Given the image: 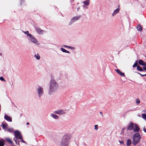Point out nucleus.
I'll return each mask as SVG.
<instances>
[{
    "mask_svg": "<svg viewBox=\"0 0 146 146\" xmlns=\"http://www.w3.org/2000/svg\"><path fill=\"white\" fill-rule=\"evenodd\" d=\"M59 88L58 83L53 79H51L49 83L48 93L49 95L52 94L57 91Z\"/></svg>",
    "mask_w": 146,
    "mask_h": 146,
    "instance_id": "f257e3e1",
    "label": "nucleus"
},
{
    "mask_svg": "<svg viewBox=\"0 0 146 146\" xmlns=\"http://www.w3.org/2000/svg\"><path fill=\"white\" fill-rule=\"evenodd\" d=\"M71 138V135L66 134L64 135L60 143V146H68L70 140Z\"/></svg>",
    "mask_w": 146,
    "mask_h": 146,
    "instance_id": "f03ea898",
    "label": "nucleus"
},
{
    "mask_svg": "<svg viewBox=\"0 0 146 146\" xmlns=\"http://www.w3.org/2000/svg\"><path fill=\"white\" fill-rule=\"evenodd\" d=\"M141 138V136L139 133H135L133 137L132 144L134 145H136L139 142Z\"/></svg>",
    "mask_w": 146,
    "mask_h": 146,
    "instance_id": "7ed1b4c3",
    "label": "nucleus"
},
{
    "mask_svg": "<svg viewBox=\"0 0 146 146\" xmlns=\"http://www.w3.org/2000/svg\"><path fill=\"white\" fill-rule=\"evenodd\" d=\"M36 92L39 98H41L44 95V89L43 88L40 86H38L36 89Z\"/></svg>",
    "mask_w": 146,
    "mask_h": 146,
    "instance_id": "20e7f679",
    "label": "nucleus"
},
{
    "mask_svg": "<svg viewBox=\"0 0 146 146\" xmlns=\"http://www.w3.org/2000/svg\"><path fill=\"white\" fill-rule=\"evenodd\" d=\"M27 38L31 42L37 45L40 44L38 41L32 35Z\"/></svg>",
    "mask_w": 146,
    "mask_h": 146,
    "instance_id": "39448f33",
    "label": "nucleus"
},
{
    "mask_svg": "<svg viewBox=\"0 0 146 146\" xmlns=\"http://www.w3.org/2000/svg\"><path fill=\"white\" fill-rule=\"evenodd\" d=\"M81 17V15L76 16L72 18L69 23V25H70L72 23L79 20Z\"/></svg>",
    "mask_w": 146,
    "mask_h": 146,
    "instance_id": "423d86ee",
    "label": "nucleus"
},
{
    "mask_svg": "<svg viewBox=\"0 0 146 146\" xmlns=\"http://www.w3.org/2000/svg\"><path fill=\"white\" fill-rule=\"evenodd\" d=\"M14 134L16 138L21 139H22V136L21 132L17 130L14 131Z\"/></svg>",
    "mask_w": 146,
    "mask_h": 146,
    "instance_id": "0eeeda50",
    "label": "nucleus"
},
{
    "mask_svg": "<svg viewBox=\"0 0 146 146\" xmlns=\"http://www.w3.org/2000/svg\"><path fill=\"white\" fill-rule=\"evenodd\" d=\"M53 113H54L60 115L64 114L65 113V110H57L53 111Z\"/></svg>",
    "mask_w": 146,
    "mask_h": 146,
    "instance_id": "6e6552de",
    "label": "nucleus"
},
{
    "mask_svg": "<svg viewBox=\"0 0 146 146\" xmlns=\"http://www.w3.org/2000/svg\"><path fill=\"white\" fill-rule=\"evenodd\" d=\"M134 127V124L133 123L131 122L128 124L127 126V129L128 131H131L133 130Z\"/></svg>",
    "mask_w": 146,
    "mask_h": 146,
    "instance_id": "1a4fd4ad",
    "label": "nucleus"
},
{
    "mask_svg": "<svg viewBox=\"0 0 146 146\" xmlns=\"http://www.w3.org/2000/svg\"><path fill=\"white\" fill-rule=\"evenodd\" d=\"M36 31L37 33L39 34H42L44 32V31L41 29L40 28L36 27L35 28Z\"/></svg>",
    "mask_w": 146,
    "mask_h": 146,
    "instance_id": "9d476101",
    "label": "nucleus"
},
{
    "mask_svg": "<svg viewBox=\"0 0 146 146\" xmlns=\"http://www.w3.org/2000/svg\"><path fill=\"white\" fill-rule=\"evenodd\" d=\"M82 3L84 4L83 7L86 8H87V7H86L85 6H88L90 4V0H86V1H83Z\"/></svg>",
    "mask_w": 146,
    "mask_h": 146,
    "instance_id": "9b49d317",
    "label": "nucleus"
},
{
    "mask_svg": "<svg viewBox=\"0 0 146 146\" xmlns=\"http://www.w3.org/2000/svg\"><path fill=\"white\" fill-rule=\"evenodd\" d=\"M55 113H51L50 114V116L53 119H59V117L58 115L55 114Z\"/></svg>",
    "mask_w": 146,
    "mask_h": 146,
    "instance_id": "f8f14e48",
    "label": "nucleus"
},
{
    "mask_svg": "<svg viewBox=\"0 0 146 146\" xmlns=\"http://www.w3.org/2000/svg\"><path fill=\"white\" fill-rule=\"evenodd\" d=\"M4 118L6 120L8 121L11 122L12 121L11 118L6 114L5 115Z\"/></svg>",
    "mask_w": 146,
    "mask_h": 146,
    "instance_id": "ddd939ff",
    "label": "nucleus"
},
{
    "mask_svg": "<svg viewBox=\"0 0 146 146\" xmlns=\"http://www.w3.org/2000/svg\"><path fill=\"white\" fill-rule=\"evenodd\" d=\"M120 9L119 8H118L116 9L113 13L112 14V16H115L116 14L118 13Z\"/></svg>",
    "mask_w": 146,
    "mask_h": 146,
    "instance_id": "4468645a",
    "label": "nucleus"
},
{
    "mask_svg": "<svg viewBox=\"0 0 146 146\" xmlns=\"http://www.w3.org/2000/svg\"><path fill=\"white\" fill-rule=\"evenodd\" d=\"M133 130L134 132L137 133L139 130V128L137 125H135V128Z\"/></svg>",
    "mask_w": 146,
    "mask_h": 146,
    "instance_id": "2eb2a0df",
    "label": "nucleus"
},
{
    "mask_svg": "<svg viewBox=\"0 0 146 146\" xmlns=\"http://www.w3.org/2000/svg\"><path fill=\"white\" fill-rule=\"evenodd\" d=\"M2 125L3 129H4L5 131H6L7 129V124H5L3 122L2 123Z\"/></svg>",
    "mask_w": 146,
    "mask_h": 146,
    "instance_id": "dca6fc26",
    "label": "nucleus"
},
{
    "mask_svg": "<svg viewBox=\"0 0 146 146\" xmlns=\"http://www.w3.org/2000/svg\"><path fill=\"white\" fill-rule=\"evenodd\" d=\"M115 71L118 74L120 75L121 76H125L124 73H122L120 72L119 70L117 69L116 70H115Z\"/></svg>",
    "mask_w": 146,
    "mask_h": 146,
    "instance_id": "f3484780",
    "label": "nucleus"
},
{
    "mask_svg": "<svg viewBox=\"0 0 146 146\" xmlns=\"http://www.w3.org/2000/svg\"><path fill=\"white\" fill-rule=\"evenodd\" d=\"M139 64L140 65H142L143 66H144V65H145V64H146L145 63L143 62L141 60H139L138 61Z\"/></svg>",
    "mask_w": 146,
    "mask_h": 146,
    "instance_id": "a211bd4d",
    "label": "nucleus"
},
{
    "mask_svg": "<svg viewBox=\"0 0 146 146\" xmlns=\"http://www.w3.org/2000/svg\"><path fill=\"white\" fill-rule=\"evenodd\" d=\"M5 140L8 143L12 144H13V142L9 138H5Z\"/></svg>",
    "mask_w": 146,
    "mask_h": 146,
    "instance_id": "6ab92c4d",
    "label": "nucleus"
},
{
    "mask_svg": "<svg viewBox=\"0 0 146 146\" xmlns=\"http://www.w3.org/2000/svg\"><path fill=\"white\" fill-rule=\"evenodd\" d=\"M62 46L63 47L65 48H69L71 49H74V48L73 47L70 46H67L66 45H63Z\"/></svg>",
    "mask_w": 146,
    "mask_h": 146,
    "instance_id": "aec40b11",
    "label": "nucleus"
},
{
    "mask_svg": "<svg viewBox=\"0 0 146 146\" xmlns=\"http://www.w3.org/2000/svg\"><path fill=\"white\" fill-rule=\"evenodd\" d=\"M137 30L139 31H141L142 30V27L140 25H138L137 27Z\"/></svg>",
    "mask_w": 146,
    "mask_h": 146,
    "instance_id": "412c9836",
    "label": "nucleus"
},
{
    "mask_svg": "<svg viewBox=\"0 0 146 146\" xmlns=\"http://www.w3.org/2000/svg\"><path fill=\"white\" fill-rule=\"evenodd\" d=\"M131 144V140L130 139H128L127 140V146H130Z\"/></svg>",
    "mask_w": 146,
    "mask_h": 146,
    "instance_id": "4be33fe9",
    "label": "nucleus"
},
{
    "mask_svg": "<svg viewBox=\"0 0 146 146\" xmlns=\"http://www.w3.org/2000/svg\"><path fill=\"white\" fill-rule=\"evenodd\" d=\"M24 33L27 35V38H28L29 36H31V34L29 33L28 31H23Z\"/></svg>",
    "mask_w": 146,
    "mask_h": 146,
    "instance_id": "5701e85b",
    "label": "nucleus"
},
{
    "mask_svg": "<svg viewBox=\"0 0 146 146\" xmlns=\"http://www.w3.org/2000/svg\"><path fill=\"white\" fill-rule=\"evenodd\" d=\"M61 51L64 52H65L68 53H70L69 51H67L64 48H60Z\"/></svg>",
    "mask_w": 146,
    "mask_h": 146,
    "instance_id": "b1692460",
    "label": "nucleus"
},
{
    "mask_svg": "<svg viewBox=\"0 0 146 146\" xmlns=\"http://www.w3.org/2000/svg\"><path fill=\"white\" fill-rule=\"evenodd\" d=\"M34 57L37 60H39L40 58V56L38 53H37L36 54H35Z\"/></svg>",
    "mask_w": 146,
    "mask_h": 146,
    "instance_id": "393cba45",
    "label": "nucleus"
},
{
    "mask_svg": "<svg viewBox=\"0 0 146 146\" xmlns=\"http://www.w3.org/2000/svg\"><path fill=\"white\" fill-rule=\"evenodd\" d=\"M6 131L9 132H11L14 133V129L12 128H7Z\"/></svg>",
    "mask_w": 146,
    "mask_h": 146,
    "instance_id": "a878e982",
    "label": "nucleus"
},
{
    "mask_svg": "<svg viewBox=\"0 0 146 146\" xmlns=\"http://www.w3.org/2000/svg\"><path fill=\"white\" fill-rule=\"evenodd\" d=\"M137 69L138 70L140 71H143V69L141 68L140 67V66L138 65L137 66Z\"/></svg>",
    "mask_w": 146,
    "mask_h": 146,
    "instance_id": "bb28decb",
    "label": "nucleus"
},
{
    "mask_svg": "<svg viewBox=\"0 0 146 146\" xmlns=\"http://www.w3.org/2000/svg\"><path fill=\"white\" fill-rule=\"evenodd\" d=\"M17 139L14 138H13V140L15 142L16 144L17 145H19V141L17 140Z\"/></svg>",
    "mask_w": 146,
    "mask_h": 146,
    "instance_id": "cd10ccee",
    "label": "nucleus"
},
{
    "mask_svg": "<svg viewBox=\"0 0 146 146\" xmlns=\"http://www.w3.org/2000/svg\"><path fill=\"white\" fill-rule=\"evenodd\" d=\"M4 140L3 139L0 140V146H3L4 144Z\"/></svg>",
    "mask_w": 146,
    "mask_h": 146,
    "instance_id": "c85d7f7f",
    "label": "nucleus"
},
{
    "mask_svg": "<svg viewBox=\"0 0 146 146\" xmlns=\"http://www.w3.org/2000/svg\"><path fill=\"white\" fill-rule=\"evenodd\" d=\"M142 118L146 121V114L143 113L141 114Z\"/></svg>",
    "mask_w": 146,
    "mask_h": 146,
    "instance_id": "c756f323",
    "label": "nucleus"
},
{
    "mask_svg": "<svg viewBox=\"0 0 146 146\" xmlns=\"http://www.w3.org/2000/svg\"><path fill=\"white\" fill-rule=\"evenodd\" d=\"M136 103L137 105H138L140 103V100L139 98H137L136 100Z\"/></svg>",
    "mask_w": 146,
    "mask_h": 146,
    "instance_id": "7c9ffc66",
    "label": "nucleus"
},
{
    "mask_svg": "<svg viewBox=\"0 0 146 146\" xmlns=\"http://www.w3.org/2000/svg\"><path fill=\"white\" fill-rule=\"evenodd\" d=\"M137 62H136L134 64H133V68H135V67L136 66H137Z\"/></svg>",
    "mask_w": 146,
    "mask_h": 146,
    "instance_id": "2f4dec72",
    "label": "nucleus"
},
{
    "mask_svg": "<svg viewBox=\"0 0 146 146\" xmlns=\"http://www.w3.org/2000/svg\"><path fill=\"white\" fill-rule=\"evenodd\" d=\"M98 125H95L94 126V129L96 130H97L98 129Z\"/></svg>",
    "mask_w": 146,
    "mask_h": 146,
    "instance_id": "473e14b6",
    "label": "nucleus"
},
{
    "mask_svg": "<svg viewBox=\"0 0 146 146\" xmlns=\"http://www.w3.org/2000/svg\"><path fill=\"white\" fill-rule=\"evenodd\" d=\"M0 80L1 81H3L5 82V80L4 79V78L3 77H0Z\"/></svg>",
    "mask_w": 146,
    "mask_h": 146,
    "instance_id": "72a5a7b5",
    "label": "nucleus"
},
{
    "mask_svg": "<svg viewBox=\"0 0 146 146\" xmlns=\"http://www.w3.org/2000/svg\"><path fill=\"white\" fill-rule=\"evenodd\" d=\"M119 142L121 144H124V141L123 140L119 141Z\"/></svg>",
    "mask_w": 146,
    "mask_h": 146,
    "instance_id": "f704fd0d",
    "label": "nucleus"
},
{
    "mask_svg": "<svg viewBox=\"0 0 146 146\" xmlns=\"http://www.w3.org/2000/svg\"><path fill=\"white\" fill-rule=\"evenodd\" d=\"M138 74H139L141 76L143 77V76H145V74H141L140 73H138Z\"/></svg>",
    "mask_w": 146,
    "mask_h": 146,
    "instance_id": "c9c22d12",
    "label": "nucleus"
},
{
    "mask_svg": "<svg viewBox=\"0 0 146 146\" xmlns=\"http://www.w3.org/2000/svg\"><path fill=\"white\" fill-rule=\"evenodd\" d=\"M145 65H144V67H143V69L146 71V64H145Z\"/></svg>",
    "mask_w": 146,
    "mask_h": 146,
    "instance_id": "e433bc0d",
    "label": "nucleus"
},
{
    "mask_svg": "<svg viewBox=\"0 0 146 146\" xmlns=\"http://www.w3.org/2000/svg\"><path fill=\"white\" fill-rule=\"evenodd\" d=\"M143 130L144 132L146 133V128L145 127H144L143 128Z\"/></svg>",
    "mask_w": 146,
    "mask_h": 146,
    "instance_id": "4c0bfd02",
    "label": "nucleus"
},
{
    "mask_svg": "<svg viewBox=\"0 0 146 146\" xmlns=\"http://www.w3.org/2000/svg\"><path fill=\"white\" fill-rule=\"evenodd\" d=\"M21 139V141L23 143H26V142L23 139Z\"/></svg>",
    "mask_w": 146,
    "mask_h": 146,
    "instance_id": "58836bf2",
    "label": "nucleus"
},
{
    "mask_svg": "<svg viewBox=\"0 0 146 146\" xmlns=\"http://www.w3.org/2000/svg\"><path fill=\"white\" fill-rule=\"evenodd\" d=\"M142 112L146 113V110H143L142 111Z\"/></svg>",
    "mask_w": 146,
    "mask_h": 146,
    "instance_id": "ea45409f",
    "label": "nucleus"
},
{
    "mask_svg": "<svg viewBox=\"0 0 146 146\" xmlns=\"http://www.w3.org/2000/svg\"><path fill=\"white\" fill-rule=\"evenodd\" d=\"M100 113L101 115L102 116H103V113H102V112H100Z\"/></svg>",
    "mask_w": 146,
    "mask_h": 146,
    "instance_id": "a19ab883",
    "label": "nucleus"
},
{
    "mask_svg": "<svg viewBox=\"0 0 146 146\" xmlns=\"http://www.w3.org/2000/svg\"><path fill=\"white\" fill-rule=\"evenodd\" d=\"M29 124V123H27V125H28V124Z\"/></svg>",
    "mask_w": 146,
    "mask_h": 146,
    "instance_id": "79ce46f5",
    "label": "nucleus"
},
{
    "mask_svg": "<svg viewBox=\"0 0 146 146\" xmlns=\"http://www.w3.org/2000/svg\"><path fill=\"white\" fill-rule=\"evenodd\" d=\"M125 129V128H123V129H122V130H124V129Z\"/></svg>",
    "mask_w": 146,
    "mask_h": 146,
    "instance_id": "37998d69",
    "label": "nucleus"
},
{
    "mask_svg": "<svg viewBox=\"0 0 146 146\" xmlns=\"http://www.w3.org/2000/svg\"><path fill=\"white\" fill-rule=\"evenodd\" d=\"M79 9V8H77V10H78Z\"/></svg>",
    "mask_w": 146,
    "mask_h": 146,
    "instance_id": "c03bdc74",
    "label": "nucleus"
},
{
    "mask_svg": "<svg viewBox=\"0 0 146 146\" xmlns=\"http://www.w3.org/2000/svg\"><path fill=\"white\" fill-rule=\"evenodd\" d=\"M1 55V53H0V55Z\"/></svg>",
    "mask_w": 146,
    "mask_h": 146,
    "instance_id": "a18cd8bd",
    "label": "nucleus"
},
{
    "mask_svg": "<svg viewBox=\"0 0 146 146\" xmlns=\"http://www.w3.org/2000/svg\"><path fill=\"white\" fill-rule=\"evenodd\" d=\"M145 76H146V74H145Z\"/></svg>",
    "mask_w": 146,
    "mask_h": 146,
    "instance_id": "49530a36",
    "label": "nucleus"
},
{
    "mask_svg": "<svg viewBox=\"0 0 146 146\" xmlns=\"http://www.w3.org/2000/svg\"><path fill=\"white\" fill-rule=\"evenodd\" d=\"M84 145H86V144H84Z\"/></svg>",
    "mask_w": 146,
    "mask_h": 146,
    "instance_id": "de8ad7c7",
    "label": "nucleus"
}]
</instances>
